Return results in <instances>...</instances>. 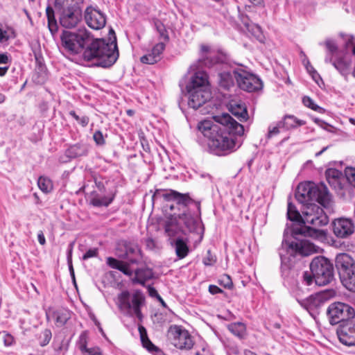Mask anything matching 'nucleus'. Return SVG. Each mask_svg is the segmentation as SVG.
I'll list each match as a JSON object with an SVG mask.
<instances>
[{
    "label": "nucleus",
    "instance_id": "b1692460",
    "mask_svg": "<svg viewBox=\"0 0 355 355\" xmlns=\"http://www.w3.org/2000/svg\"><path fill=\"white\" fill-rule=\"evenodd\" d=\"M165 49V44L160 42L155 44L151 52L146 55H143L140 60L142 63L148 64H153L160 60V55Z\"/></svg>",
    "mask_w": 355,
    "mask_h": 355
},
{
    "label": "nucleus",
    "instance_id": "f03ea898",
    "mask_svg": "<svg viewBox=\"0 0 355 355\" xmlns=\"http://www.w3.org/2000/svg\"><path fill=\"white\" fill-rule=\"evenodd\" d=\"M284 248L286 254H283L281 250L279 252L281 259V275L285 281L291 283L298 276L300 269V264L293 261L295 256H309L317 250L315 246L309 241L299 239L291 241L284 239L282 250Z\"/></svg>",
    "mask_w": 355,
    "mask_h": 355
},
{
    "label": "nucleus",
    "instance_id": "0eeeda50",
    "mask_svg": "<svg viewBox=\"0 0 355 355\" xmlns=\"http://www.w3.org/2000/svg\"><path fill=\"white\" fill-rule=\"evenodd\" d=\"M198 218H195L189 211L181 214H170L164 220L162 226L167 241L182 237L189 232H197L200 226V213Z\"/></svg>",
    "mask_w": 355,
    "mask_h": 355
},
{
    "label": "nucleus",
    "instance_id": "2f4dec72",
    "mask_svg": "<svg viewBox=\"0 0 355 355\" xmlns=\"http://www.w3.org/2000/svg\"><path fill=\"white\" fill-rule=\"evenodd\" d=\"M343 285L349 291L355 292V268L339 274Z\"/></svg>",
    "mask_w": 355,
    "mask_h": 355
},
{
    "label": "nucleus",
    "instance_id": "a211bd4d",
    "mask_svg": "<svg viewBox=\"0 0 355 355\" xmlns=\"http://www.w3.org/2000/svg\"><path fill=\"white\" fill-rule=\"evenodd\" d=\"M59 15L60 24L66 28H73L76 27L83 19V11L56 10Z\"/></svg>",
    "mask_w": 355,
    "mask_h": 355
},
{
    "label": "nucleus",
    "instance_id": "f704fd0d",
    "mask_svg": "<svg viewBox=\"0 0 355 355\" xmlns=\"http://www.w3.org/2000/svg\"><path fill=\"white\" fill-rule=\"evenodd\" d=\"M238 71L237 70H234L232 72L230 71H223L218 74V83L221 87L229 89L231 87L234 86V80H236L234 77V72Z\"/></svg>",
    "mask_w": 355,
    "mask_h": 355
},
{
    "label": "nucleus",
    "instance_id": "4d7b16f0",
    "mask_svg": "<svg viewBox=\"0 0 355 355\" xmlns=\"http://www.w3.org/2000/svg\"><path fill=\"white\" fill-rule=\"evenodd\" d=\"M98 255V249L96 248H92L88 250L83 256V260H87L92 257H95Z\"/></svg>",
    "mask_w": 355,
    "mask_h": 355
},
{
    "label": "nucleus",
    "instance_id": "864d4df0",
    "mask_svg": "<svg viewBox=\"0 0 355 355\" xmlns=\"http://www.w3.org/2000/svg\"><path fill=\"white\" fill-rule=\"evenodd\" d=\"M93 139L96 144L98 146H103L105 144V141L103 133L100 130H96L93 135Z\"/></svg>",
    "mask_w": 355,
    "mask_h": 355
},
{
    "label": "nucleus",
    "instance_id": "338daca9",
    "mask_svg": "<svg viewBox=\"0 0 355 355\" xmlns=\"http://www.w3.org/2000/svg\"><path fill=\"white\" fill-rule=\"evenodd\" d=\"M37 239L40 245H44L46 243V239L42 231H39L37 233Z\"/></svg>",
    "mask_w": 355,
    "mask_h": 355
},
{
    "label": "nucleus",
    "instance_id": "774afa93",
    "mask_svg": "<svg viewBox=\"0 0 355 355\" xmlns=\"http://www.w3.org/2000/svg\"><path fill=\"white\" fill-rule=\"evenodd\" d=\"M8 60V57L6 53H0V64H6Z\"/></svg>",
    "mask_w": 355,
    "mask_h": 355
},
{
    "label": "nucleus",
    "instance_id": "c03bdc74",
    "mask_svg": "<svg viewBox=\"0 0 355 355\" xmlns=\"http://www.w3.org/2000/svg\"><path fill=\"white\" fill-rule=\"evenodd\" d=\"M282 128V125H280V121L277 122L275 125H270L268 127V134L266 138L270 139L273 137L279 134V129Z\"/></svg>",
    "mask_w": 355,
    "mask_h": 355
},
{
    "label": "nucleus",
    "instance_id": "393cba45",
    "mask_svg": "<svg viewBox=\"0 0 355 355\" xmlns=\"http://www.w3.org/2000/svg\"><path fill=\"white\" fill-rule=\"evenodd\" d=\"M168 243L174 249L178 259H182L189 254V248L187 244V240L184 239L182 237L168 241Z\"/></svg>",
    "mask_w": 355,
    "mask_h": 355
},
{
    "label": "nucleus",
    "instance_id": "39448f33",
    "mask_svg": "<svg viewBox=\"0 0 355 355\" xmlns=\"http://www.w3.org/2000/svg\"><path fill=\"white\" fill-rule=\"evenodd\" d=\"M182 92H185L188 98L189 107L197 110L206 103L211 97L208 76L203 71H196L191 77L190 82L186 85L185 91L183 89V83H179Z\"/></svg>",
    "mask_w": 355,
    "mask_h": 355
},
{
    "label": "nucleus",
    "instance_id": "e433bc0d",
    "mask_svg": "<svg viewBox=\"0 0 355 355\" xmlns=\"http://www.w3.org/2000/svg\"><path fill=\"white\" fill-rule=\"evenodd\" d=\"M228 330L236 336L240 338H243L246 333V326L241 322H232L227 324Z\"/></svg>",
    "mask_w": 355,
    "mask_h": 355
},
{
    "label": "nucleus",
    "instance_id": "680f3d73",
    "mask_svg": "<svg viewBox=\"0 0 355 355\" xmlns=\"http://www.w3.org/2000/svg\"><path fill=\"white\" fill-rule=\"evenodd\" d=\"M209 292L212 295H215L221 293L223 292V291L216 285H210L209 286Z\"/></svg>",
    "mask_w": 355,
    "mask_h": 355
},
{
    "label": "nucleus",
    "instance_id": "cd10ccee",
    "mask_svg": "<svg viewBox=\"0 0 355 355\" xmlns=\"http://www.w3.org/2000/svg\"><path fill=\"white\" fill-rule=\"evenodd\" d=\"M133 274H135V277L132 279V283L141 286H145L147 281L153 278V271L148 267L137 268L133 271Z\"/></svg>",
    "mask_w": 355,
    "mask_h": 355
},
{
    "label": "nucleus",
    "instance_id": "bb28decb",
    "mask_svg": "<svg viewBox=\"0 0 355 355\" xmlns=\"http://www.w3.org/2000/svg\"><path fill=\"white\" fill-rule=\"evenodd\" d=\"M336 266L338 274L355 268V263L352 258L347 253H341L336 257Z\"/></svg>",
    "mask_w": 355,
    "mask_h": 355
},
{
    "label": "nucleus",
    "instance_id": "5fc2aeb1",
    "mask_svg": "<svg viewBox=\"0 0 355 355\" xmlns=\"http://www.w3.org/2000/svg\"><path fill=\"white\" fill-rule=\"evenodd\" d=\"M83 355H102V351L100 347H94L86 348V351L81 352Z\"/></svg>",
    "mask_w": 355,
    "mask_h": 355
},
{
    "label": "nucleus",
    "instance_id": "79ce46f5",
    "mask_svg": "<svg viewBox=\"0 0 355 355\" xmlns=\"http://www.w3.org/2000/svg\"><path fill=\"white\" fill-rule=\"evenodd\" d=\"M69 114L83 127H86L89 122V118L87 116H80L73 110H71Z\"/></svg>",
    "mask_w": 355,
    "mask_h": 355
},
{
    "label": "nucleus",
    "instance_id": "09e8293b",
    "mask_svg": "<svg viewBox=\"0 0 355 355\" xmlns=\"http://www.w3.org/2000/svg\"><path fill=\"white\" fill-rule=\"evenodd\" d=\"M92 178L98 189L100 191H103L105 190L103 178L96 173H92Z\"/></svg>",
    "mask_w": 355,
    "mask_h": 355
},
{
    "label": "nucleus",
    "instance_id": "f8f14e48",
    "mask_svg": "<svg viewBox=\"0 0 355 355\" xmlns=\"http://www.w3.org/2000/svg\"><path fill=\"white\" fill-rule=\"evenodd\" d=\"M327 314L329 322L332 325L345 324L352 319L355 315L354 309L347 304L343 302H334L331 304Z\"/></svg>",
    "mask_w": 355,
    "mask_h": 355
},
{
    "label": "nucleus",
    "instance_id": "20e7f679",
    "mask_svg": "<svg viewBox=\"0 0 355 355\" xmlns=\"http://www.w3.org/2000/svg\"><path fill=\"white\" fill-rule=\"evenodd\" d=\"M303 221L302 227H295L293 230V236L297 239V235L313 239H322L326 236V231L320 227L327 225L329 218L323 209L316 204H310L305 206L302 211Z\"/></svg>",
    "mask_w": 355,
    "mask_h": 355
},
{
    "label": "nucleus",
    "instance_id": "72a5a7b5",
    "mask_svg": "<svg viewBox=\"0 0 355 355\" xmlns=\"http://www.w3.org/2000/svg\"><path fill=\"white\" fill-rule=\"evenodd\" d=\"M280 121V125H282V128L285 130H291L296 128L298 126L305 125L306 122L303 120L298 119L294 115H285L283 119Z\"/></svg>",
    "mask_w": 355,
    "mask_h": 355
},
{
    "label": "nucleus",
    "instance_id": "423d86ee",
    "mask_svg": "<svg viewBox=\"0 0 355 355\" xmlns=\"http://www.w3.org/2000/svg\"><path fill=\"white\" fill-rule=\"evenodd\" d=\"M116 255L120 259L109 257L106 259L107 265L121 272L125 275L132 277V264H138L140 261L141 250L136 243L123 240L119 243L116 249Z\"/></svg>",
    "mask_w": 355,
    "mask_h": 355
},
{
    "label": "nucleus",
    "instance_id": "13d9d810",
    "mask_svg": "<svg viewBox=\"0 0 355 355\" xmlns=\"http://www.w3.org/2000/svg\"><path fill=\"white\" fill-rule=\"evenodd\" d=\"M345 49L347 50L349 47L355 46L354 44V37L352 35H347L345 39Z\"/></svg>",
    "mask_w": 355,
    "mask_h": 355
},
{
    "label": "nucleus",
    "instance_id": "7c9ffc66",
    "mask_svg": "<svg viewBox=\"0 0 355 355\" xmlns=\"http://www.w3.org/2000/svg\"><path fill=\"white\" fill-rule=\"evenodd\" d=\"M138 329L143 347L155 355H161L162 351L148 339L145 327L139 325Z\"/></svg>",
    "mask_w": 355,
    "mask_h": 355
},
{
    "label": "nucleus",
    "instance_id": "1a4fd4ad",
    "mask_svg": "<svg viewBox=\"0 0 355 355\" xmlns=\"http://www.w3.org/2000/svg\"><path fill=\"white\" fill-rule=\"evenodd\" d=\"M146 304V297L140 290L132 292L123 291L117 296V306L120 311L129 317H137L142 322L144 315L141 308Z\"/></svg>",
    "mask_w": 355,
    "mask_h": 355
},
{
    "label": "nucleus",
    "instance_id": "a18cd8bd",
    "mask_svg": "<svg viewBox=\"0 0 355 355\" xmlns=\"http://www.w3.org/2000/svg\"><path fill=\"white\" fill-rule=\"evenodd\" d=\"M345 175L348 182L355 187V168H346L345 170Z\"/></svg>",
    "mask_w": 355,
    "mask_h": 355
},
{
    "label": "nucleus",
    "instance_id": "7ed1b4c3",
    "mask_svg": "<svg viewBox=\"0 0 355 355\" xmlns=\"http://www.w3.org/2000/svg\"><path fill=\"white\" fill-rule=\"evenodd\" d=\"M85 61L93 62V65L103 68L112 66L119 58L116 38L107 42L104 39H94L91 33L89 40L83 52Z\"/></svg>",
    "mask_w": 355,
    "mask_h": 355
},
{
    "label": "nucleus",
    "instance_id": "49530a36",
    "mask_svg": "<svg viewBox=\"0 0 355 355\" xmlns=\"http://www.w3.org/2000/svg\"><path fill=\"white\" fill-rule=\"evenodd\" d=\"M51 331L49 329H44L40 337V344L42 347L46 346L48 345L51 339Z\"/></svg>",
    "mask_w": 355,
    "mask_h": 355
},
{
    "label": "nucleus",
    "instance_id": "c9c22d12",
    "mask_svg": "<svg viewBox=\"0 0 355 355\" xmlns=\"http://www.w3.org/2000/svg\"><path fill=\"white\" fill-rule=\"evenodd\" d=\"M114 194L111 196L101 197L98 194H95L90 200V204L94 207H108L113 201Z\"/></svg>",
    "mask_w": 355,
    "mask_h": 355
},
{
    "label": "nucleus",
    "instance_id": "58836bf2",
    "mask_svg": "<svg viewBox=\"0 0 355 355\" xmlns=\"http://www.w3.org/2000/svg\"><path fill=\"white\" fill-rule=\"evenodd\" d=\"M37 185L40 189L45 193H48L53 189L51 180L44 176H41L37 180Z\"/></svg>",
    "mask_w": 355,
    "mask_h": 355
},
{
    "label": "nucleus",
    "instance_id": "37998d69",
    "mask_svg": "<svg viewBox=\"0 0 355 355\" xmlns=\"http://www.w3.org/2000/svg\"><path fill=\"white\" fill-rule=\"evenodd\" d=\"M155 26L156 27L157 32L159 34L160 38L163 39L165 42L168 41L169 37L164 25L159 21H157L155 23Z\"/></svg>",
    "mask_w": 355,
    "mask_h": 355
},
{
    "label": "nucleus",
    "instance_id": "0e129e2a",
    "mask_svg": "<svg viewBox=\"0 0 355 355\" xmlns=\"http://www.w3.org/2000/svg\"><path fill=\"white\" fill-rule=\"evenodd\" d=\"M141 144L143 150L146 153H150V145L148 144V141L146 139H145L144 138H142V139H141Z\"/></svg>",
    "mask_w": 355,
    "mask_h": 355
},
{
    "label": "nucleus",
    "instance_id": "6ab92c4d",
    "mask_svg": "<svg viewBox=\"0 0 355 355\" xmlns=\"http://www.w3.org/2000/svg\"><path fill=\"white\" fill-rule=\"evenodd\" d=\"M334 234L338 238H347L354 232L352 220L345 218L336 219L333 222Z\"/></svg>",
    "mask_w": 355,
    "mask_h": 355
},
{
    "label": "nucleus",
    "instance_id": "a878e982",
    "mask_svg": "<svg viewBox=\"0 0 355 355\" xmlns=\"http://www.w3.org/2000/svg\"><path fill=\"white\" fill-rule=\"evenodd\" d=\"M229 110L241 121H246L248 119L247 107L245 103L240 101H232L229 105Z\"/></svg>",
    "mask_w": 355,
    "mask_h": 355
},
{
    "label": "nucleus",
    "instance_id": "f3484780",
    "mask_svg": "<svg viewBox=\"0 0 355 355\" xmlns=\"http://www.w3.org/2000/svg\"><path fill=\"white\" fill-rule=\"evenodd\" d=\"M84 19L89 27L94 30L103 28L106 24V16L98 8L87 6L84 12Z\"/></svg>",
    "mask_w": 355,
    "mask_h": 355
},
{
    "label": "nucleus",
    "instance_id": "052dcab7",
    "mask_svg": "<svg viewBox=\"0 0 355 355\" xmlns=\"http://www.w3.org/2000/svg\"><path fill=\"white\" fill-rule=\"evenodd\" d=\"M302 103L306 107L311 109L315 105L314 101L309 96H304L302 98Z\"/></svg>",
    "mask_w": 355,
    "mask_h": 355
},
{
    "label": "nucleus",
    "instance_id": "3c124183",
    "mask_svg": "<svg viewBox=\"0 0 355 355\" xmlns=\"http://www.w3.org/2000/svg\"><path fill=\"white\" fill-rule=\"evenodd\" d=\"M0 340L3 342L5 346L9 347L12 345L14 338L10 334L3 331L0 333Z\"/></svg>",
    "mask_w": 355,
    "mask_h": 355
},
{
    "label": "nucleus",
    "instance_id": "de8ad7c7",
    "mask_svg": "<svg viewBox=\"0 0 355 355\" xmlns=\"http://www.w3.org/2000/svg\"><path fill=\"white\" fill-rule=\"evenodd\" d=\"M87 339H88V334L87 331H83L80 336L78 340V348L81 352L86 351V348L87 347Z\"/></svg>",
    "mask_w": 355,
    "mask_h": 355
},
{
    "label": "nucleus",
    "instance_id": "f257e3e1",
    "mask_svg": "<svg viewBox=\"0 0 355 355\" xmlns=\"http://www.w3.org/2000/svg\"><path fill=\"white\" fill-rule=\"evenodd\" d=\"M211 120L198 123V130L208 139L210 152L218 156H225L236 151L241 145L236 138L244 132L243 126L229 114H223Z\"/></svg>",
    "mask_w": 355,
    "mask_h": 355
},
{
    "label": "nucleus",
    "instance_id": "8fccbe9b",
    "mask_svg": "<svg viewBox=\"0 0 355 355\" xmlns=\"http://www.w3.org/2000/svg\"><path fill=\"white\" fill-rule=\"evenodd\" d=\"M69 318V314L67 311L64 312H57L56 313V322L58 325H64Z\"/></svg>",
    "mask_w": 355,
    "mask_h": 355
},
{
    "label": "nucleus",
    "instance_id": "6e6552de",
    "mask_svg": "<svg viewBox=\"0 0 355 355\" xmlns=\"http://www.w3.org/2000/svg\"><path fill=\"white\" fill-rule=\"evenodd\" d=\"M297 200L304 205V207L313 204V201L318 202L324 208L331 207V196L327 187L321 183L315 184L313 182L300 183L295 192Z\"/></svg>",
    "mask_w": 355,
    "mask_h": 355
},
{
    "label": "nucleus",
    "instance_id": "c85d7f7f",
    "mask_svg": "<svg viewBox=\"0 0 355 355\" xmlns=\"http://www.w3.org/2000/svg\"><path fill=\"white\" fill-rule=\"evenodd\" d=\"M84 0H55V10L83 11Z\"/></svg>",
    "mask_w": 355,
    "mask_h": 355
},
{
    "label": "nucleus",
    "instance_id": "9b49d317",
    "mask_svg": "<svg viewBox=\"0 0 355 355\" xmlns=\"http://www.w3.org/2000/svg\"><path fill=\"white\" fill-rule=\"evenodd\" d=\"M310 270L318 286H326L334 280V268L329 259L318 256L310 263Z\"/></svg>",
    "mask_w": 355,
    "mask_h": 355
},
{
    "label": "nucleus",
    "instance_id": "9d476101",
    "mask_svg": "<svg viewBox=\"0 0 355 355\" xmlns=\"http://www.w3.org/2000/svg\"><path fill=\"white\" fill-rule=\"evenodd\" d=\"M89 34L85 28L76 31H64L60 36L62 47L71 55L83 53L89 42Z\"/></svg>",
    "mask_w": 355,
    "mask_h": 355
},
{
    "label": "nucleus",
    "instance_id": "aec40b11",
    "mask_svg": "<svg viewBox=\"0 0 355 355\" xmlns=\"http://www.w3.org/2000/svg\"><path fill=\"white\" fill-rule=\"evenodd\" d=\"M339 340L347 346L355 345V322H347L337 330Z\"/></svg>",
    "mask_w": 355,
    "mask_h": 355
},
{
    "label": "nucleus",
    "instance_id": "ea45409f",
    "mask_svg": "<svg viewBox=\"0 0 355 355\" xmlns=\"http://www.w3.org/2000/svg\"><path fill=\"white\" fill-rule=\"evenodd\" d=\"M243 24L247 28V30L252 33L257 39H260L262 35L261 27L256 24L251 22H245L243 20Z\"/></svg>",
    "mask_w": 355,
    "mask_h": 355
},
{
    "label": "nucleus",
    "instance_id": "ddd939ff",
    "mask_svg": "<svg viewBox=\"0 0 355 355\" xmlns=\"http://www.w3.org/2000/svg\"><path fill=\"white\" fill-rule=\"evenodd\" d=\"M336 292L334 290H327L323 292L317 293L309 297L299 300L300 305L306 309L311 316L315 318L319 314L320 309L324 305L325 302L332 296H334Z\"/></svg>",
    "mask_w": 355,
    "mask_h": 355
},
{
    "label": "nucleus",
    "instance_id": "2eb2a0df",
    "mask_svg": "<svg viewBox=\"0 0 355 355\" xmlns=\"http://www.w3.org/2000/svg\"><path fill=\"white\" fill-rule=\"evenodd\" d=\"M234 77L239 87L248 92H254L263 88L261 80L257 76L245 71L234 72Z\"/></svg>",
    "mask_w": 355,
    "mask_h": 355
},
{
    "label": "nucleus",
    "instance_id": "bf43d9fd",
    "mask_svg": "<svg viewBox=\"0 0 355 355\" xmlns=\"http://www.w3.org/2000/svg\"><path fill=\"white\" fill-rule=\"evenodd\" d=\"M9 38L10 37L8 32L0 28V43H3L8 41Z\"/></svg>",
    "mask_w": 355,
    "mask_h": 355
},
{
    "label": "nucleus",
    "instance_id": "4be33fe9",
    "mask_svg": "<svg viewBox=\"0 0 355 355\" xmlns=\"http://www.w3.org/2000/svg\"><path fill=\"white\" fill-rule=\"evenodd\" d=\"M326 179L331 188L336 191H341L346 180L345 175L336 168H329L325 172Z\"/></svg>",
    "mask_w": 355,
    "mask_h": 355
},
{
    "label": "nucleus",
    "instance_id": "603ef678",
    "mask_svg": "<svg viewBox=\"0 0 355 355\" xmlns=\"http://www.w3.org/2000/svg\"><path fill=\"white\" fill-rule=\"evenodd\" d=\"M314 279V277L312 275V272L305 271L303 272L302 275V282L304 283L306 286H310L313 284Z\"/></svg>",
    "mask_w": 355,
    "mask_h": 355
},
{
    "label": "nucleus",
    "instance_id": "412c9836",
    "mask_svg": "<svg viewBox=\"0 0 355 355\" xmlns=\"http://www.w3.org/2000/svg\"><path fill=\"white\" fill-rule=\"evenodd\" d=\"M333 66L346 80H348V76L351 73L352 60L346 53L336 55L333 62Z\"/></svg>",
    "mask_w": 355,
    "mask_h": 355
},
{
    "label": "nucleus",
    "instance_id": "473e14b6",
    "mask_svg": "<svg viewBox=\"0 0 355 355\" xmlns=\"http://www.w3.org/2000/svg\"><path fill=\"white\" fill-rule=\"evenodd\" d=\"M89 151V147L84 144H76L70 146L66 150V155L71 159L78 157L86 156Z\"/></svg>",
    "mask_w": 355,
    "mask_h": 355
},
{
    "label": "nucleus",
    "instance_id": "e2e57ef3",
    "mask_svg": "<svg viewBox=\"0 0 355 355\" xmlns=\"http://www.w3.org/2000/svg\"><path fill=\"white\" fill-rule=\"evenodd\" d=\"M307 71L312 73V77L314 80H315L316 77L320 78L319 74L316 72V71L313 69V67L310 65L309 62H308V64L306 66Z\"/></svg>",
    "mask_w": 355,
    "mask_h": 355
},
{
    "label": "nucleus",
    "instance_id": "6e6d98bb",
    "mask_svg": "<svg viewBox=\"0 0 355 355\" xmlns=\"http://www.w3.org/2000/svg\"><path fill=\"white\" fill-rule=\"evenodd\" d=\"M220 284L226 288H232L233 287V283L228 275H225L221 279H220Z\"/></svg>",
    "mask_w": 355,
    "mask_h": 355
},
{
    "label": "nucleus",
    "instance_id": "5701e85b",
    "mask_svg": "<svg viewBox=\"0 0 355 355\" xmlns=\"http://www.w3.org/2000/svg\"><path fill=\"white\" fill-rule=\"evenodd\" d=\"M201 58L199 59V62L201 65H204L207 67H211L214 64L223 62L220 56L216 53H212L210 51V48L207 45H201Z\"/></svg>",
    "mask_w": 355,
    "mask_h": 355
},
{
    "label": "nucleus",
    "instance_id": "4c0bfd02",
    "mask_svg": "<svg viewBox=\"0 0 355 355\" xmlns=\"http://www.w3.org/2000/svg\"><path fill=\"white\" fill-rule=\"evenodd\" d=\"M46 14L47 17L49 29L52 34H54L58 31V26L55 18V12L53 8L47 6L46 9Z\"/></svg>",
    "mask_w": 355,
    "mask_h": 355
},
{
    "label": "nucleus",
    "instance_id": "4468645a",
    "mask_svg": "<svg viewBox=\"0 0 355 355\" xmlns=\"http://www.w3.org/2000/svg\"><path fill=\"white\" fill-rule=\"evenodd\" d=\"M160 198H163L168 202L175 201L178 205H182L184 206H187L189 203L193 202L196 205L197 210L199 213L200 212V202H197L191 199L188 193H181L173 189H156L152 196L153 202H154L156 200Z\"/></svg>",
    "mask_w": 355,
    "mask_h": 355
},
{
    "label": "nucleus",
    "instance_id": "a19ab883",
    "mask_svg": "<svg viewBox=\"0 0 355 355\" xmlns=\"http://www.w3.org/2000/svg\"><path fill=\"white\" fill-rule=\"evenodd\" d=\"M326 47L329 51V53H331L333 56L336 57V55H340L343 52L338 51V46L334 40L328 39L325 42Z\"/></svg>",
    "mask_w": 355,
    "mask_h": 355
},
{
    "label": "nucleus",
    "instance_id": "dca6fc26",
    "mask_svg": "<svg viewBox=\"0 0 355 355\" xmlns=\"http://www.w3.org/2000/svg\"><path fill=\"white\" fill-rule=\"evenodd\" d=\"M168 333L173 337V344L175 347L180 349H190L192 348L193 342L187 330L174 325L170 327Z\"/></svg>",
    "mask_w": 355,
    "mask_h": 355
},
{
    "label": "nucleus",
    "instance_id": "c756f323",
    "mask_svg": "<svg viewBox=\"0 0 355 355\" xmlns=\"http://www.w3.org/2000/svg\"><path fill=\"white\" fill-rule=\"evenodd\" d=\"M286 215L289 220L295 223L291 230V233L293 234L294 227L303 225L302 222L303 221V214L301 215L295 206L292 202H288Z\"/></svg>",
    "mask_w": 355,
    "mask_h": 355
},
{
    "label": "nucleus",
    "instance_id": "69168bd1",
    "mask_svg": "<svg viewBox=\"0 0 355 355\" xmlns=\"http://www.w3.org/2000/svg\"><path fill=\"white\" fill-rule=\"evenodd\" d=\"M148 290L149 295L150 297L157 298L160 296L159 295V293H157V290L154 287L149 286L148 288Z\"/></svg>",
    "mask_w": 355,
    "mask_h": 355
}]
</instances>
